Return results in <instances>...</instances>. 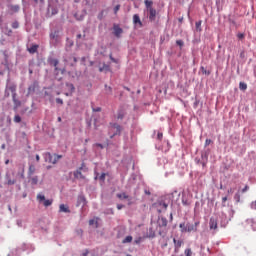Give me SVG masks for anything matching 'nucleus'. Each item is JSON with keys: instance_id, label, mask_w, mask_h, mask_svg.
Returning a JSON list of instances; mask_svg holds the SVG:
<instances>
[{"instance_id": "obj_1", "label": "nucleus", "mask_w": 256, "mask_h": 256, "mask_svg": "<svg viewBox=\"0 0 256 256\" xmlns=\"http://www.w3.org/2000/svg\"><path fill=\"white\" fill-rule=\"evenodd\" d=\"M44 159L46 163H53L55 165V163H57L59 159H63V156L58 154L51 155V153L46 152L44 153Z\"/></svg>"}, {"instance_id": "obj_2", "label": "nucleus", "mask_w": 256, "mask_h": 256, "mask_svg": "<svg viewBox=\"0 0 256 256\" xmlns=\"http://www.w3.org/2000/svg\"><path fill=\"white\" fill-rule=\"evenodd\" d=\"M200 223L201 222H199V221H196L194 224L188 223L186 225V228L182 229L181 232L182 233H192V232L196 233L197 228L199 227Z\"/></svg>"}, {"instance_id": "obj_3", "label": "nucleus", "mask_w": 256, "mask_h": 256, "mask_svg": "<svg viewBox=\"0 0 256 256\" xmlns=\"http://www.w3.org/2000/svg\"><path fill=\"white\" fill-rule=\"evenodd\" d=\"M37 199L39 203H42V201H44L43 202L44 207H51V205H53V200H50V199L46 200L45 195L43 194H38Z\"/></svg>"}, {"instance_id": "obj_4", "label": "nucleus", "mask_w": 256, "mask_h": 256, "mask_svg": "<svg viewBox=\"0 0 256 256\" xmlns=\"http://www.w3.org/2000/svg\"><path fill=\"white\" fill-rule=\"evenodd\" d=\"M57 13H59V10L57 9V7L53 5L48 6L47 17H53V15H57Z\"/></svg>"}, {"instance_id": "obj_5", "label": "nucleus", "mask_w": 256, "mask_h": 256, "mask_svg": "<svg viewBox=\"0 0 256 256\" xmlns=\"http://www.w3.org/2000/svg\"><path fill=\"white\" fill-rule=\"evenodd\" d=\"M113 31H114L115 37H117V39H120L121 34L123 33V28L119 27V25L117 24H114Z\"/></svg>"}, {"instance_id": "obj_6", "label": "nucleus", "mask_w": 256, "mask_h": 256, "mask_svg": "<svg viewBox=\"0 0 256 256\" xmlns=\"http://www.w3.org/2000/svg\"><path fill=\"white\" fill-rule=\"evenodd\" d=\"M64 61L67 65H70V67H73V65L77 63V58L75 56H69L68 59H64Z\"/></svg>"}, {"instance_id": "obj_7", "label": "nucleus", "mask_w": 256, "mask_h": 256, "mask_svg": "<svg viewBox=\"0 0 256 256\" xmlns=\"http://www.w3.org/2000/svg\"><path fill=\"white\" fill-rule=\"evenodd\" d=\"M133 23L134 25H138V27H143V22H141V18L139 17V14H134Z\"/></svg>"}, {"instance_id": "obj_8", "label": "nucleus", "mask_w": 256, "mask_h": 256, "mask_svg": "<svg viewBox=\"0 0 256 256\" xmlns=\"http://www.w3.org/2000/svg\"><path fill=\"white\" fill-rule=\"evenodd\" d=\"M148 11L150 21H155V17H157V10H155L153 7H150Z\"/></svg>"}, {"instance_id": "obj_9", "label": "nucleus", "mask_w": 256, "mask_h": 256, "mask_svg": "<svg viewBox=\"0 0 256 256\" xmlns=\"http://www.w3.org/2000/svg\"><path fill=\"white\" fill-rule=\"evenodd\" d=\"M12 101L14 103V109H19V107H21V101L17 99V94L12 96Z\"/></svg>"}, {"instance_id": "obj_10", "label": "nucleus", "mask_w": 256, "mask_h": 256, "mask_svg": "<svg viewBox=\"0 0 256 256\" xmlns=\"http://www.w3.org/2000/svg\"><path fill=\"white\" fill-rule=\"evenodd\" d=\"M8 9L11 15H13V13H19V10L21 9V7H19V5H10L8 6Z\"/></svg>"}, {"instance_id": "obj_11", "label": "nucleus", "mask_w": 256, "mask_h": 256, "mask_svg": "<svg viewBox=\"0 0 256 256\" xmlns=\"http://www.w3.org/2000/svg\"><path fill=\"white\" fill-rule=\"evenodd\" d=\"M173 243L175 246V251H179V249H181L182 245H183V240H177V239H173Z\"/></svg>"}, {"instance_id": "obj_12", "label": "nucleus", "mask_w": 256, "mask_h": 256, "mask_svg": "<svg viewBox=\"0 0 256 256\" xmlns=\"http://www.w3.org/2000/svg\"><path fill=\"white\" fill-rule=\"evenodd\" d=\"M48 63H49L52 67H55V71H59V68H57V65H59V60L50 58V59L48 60Z\"/></svg>"}, {"instance_id": "obj_13", "label": "nucleus", "mask_w": 256, "mask_h": 256, "mask_svg": "<svg viewBox=\"0 0 256 256\" xmlns=\"http://www.w3.org/2000/svg\"><path fill=\"white\" fill-rule=\"evenodd\" d=\"M59 211L60 213H71V210H69V206L65 204H60Z\"/></svg>"}, {"instance_id": "obj_14", "label": "nucleus", "mask_w": 256, "mask_h": 256, "mask_svg": "<svg viewBox=\"0 0 256 256\" xmlns=\"http://www.w3.org/2000/svg\"><path fill=\"white\" fill-rule=\"evenodd\" d=\"M209 228L210 229H217V219L215 218H210V221H209Z\"/></svg>"}, {"instance_id": "obj_15", "label": "nucleus", "mask_w": 256, "mask_h": 256, "mask_svg": "<svg viewBox=\"0 0 256 256\" xmlns=\"http://www.w3.org/2000/svg\"><path fill=\"white\" fill-rule=\"evenodd\" d=\"M37 49H39V45L34 44L30 48H28V52L33 55V54L37 53Z\"/></svg>"}, {"instance_id": "obj_16", "label": "nucleus", "mask_w": 256, "mask_h": 256, "mask_svg": "<svg viewBox=\"0 0 256 256\" xmlns=\"http://www.w3.org/2000/svg\"><path fill=\"white\" fill-rule=\"evenodd\" d=\"M50 39L57 41V39H59V30H55L54 32L50 33Z\"/></svg>"}, {"instance_id": "obj_17", "label": "nucleus", "mask_w": 256, "mask_h": 256, "mask_svg": "<svg viewBox=\"0 0 256 256\" xmlns=\"http://www.w3.org/2000/svg\"><path fill=\"white\" fill-rule=\"evenodd\" d=\"M167 223H168L167 218L165 217L160 218L159 220L160 227H167Z\"/></svg>"}, {"instance_id": "obj_18", "label": "nucleus", "mask_w": 256, "mask_h": 256, "mask_svg": "<svg viewBox=\"0 0 256 256\" xmlns=\"http://www.w3.org/2000/svg\"><path fill=\"white\" fill-rule=\"evenodd\" d=\"M35 171H36V169H35V165H30L29 166V169H28V176L29 177H31L32 175H34L35 174Z\"/></svg>"}, {"instance_id": "obj_19", "label": "nucleus", "mask_w": 256, "mask_h": 256, "mask_svg": "<svg viewBox=\"0 0 256 256\" xmlns=\"http://www.w3.org/2000/svg\"><path fill=\"white\" fill-rule=\"evenodd\" d=\"M202 23H203V21H197L196 23H195V27H196V31L198 32V33H201V31H203V29L201 28V25H202Z\"/></svg>"}, {"instance_id": "obj_20", "label": "nucleus", "mask_w": 256, "mask_h": 256, "mask_svg": "<svg viewBox=\"0 0 256 256\" xmlns=\"http://www.w3.org/2000/svg\"><path fill=\"white\" fill-rule=\"evenodd\" d=\"M100 73H103V71H111V68L107 64H103L102 67L99 68Z\"/></svg>"}, {"instance_id": "obj_21", "label": "nucleus", "mask_w": 256, "mask_h": 256, "mask_svg": "<svg viewBox=\"0 0 256 256\" xmlns=\"http://www.w3.org/2000/svg\"><path fill=\"white\" fill-rule=\"evenodd\" d=\"M8 89H9V91H11L12 97L14 95H17V87L15 85L10 86Z\"/></svg>"}, {"instance_id": "obj_22", "label": "nucleus", "mask_w": 256, "mask_h": 256, "mask_svg": "<svg viewBox=\"0 0 256 256\" xmlns=\"http://www.w3.org/2000/svg\"><path fill=\"white\" fill-rule=\"evenodd\" d=\"M30 183L31 185H37V183H39V178L37 176L30 178Z\"/></svg>"}, {"instance_id": "obj_23", "label": "nucleus", "mask_w": 256, "mask_h": 256, "mask_svg": "<svg viewBox=\"0 0 256 256\" xmlns=\"http://www.w3.org/2000/svg\"><path fill=\"white\" fill-rule=\"evenodd\" d=\"M239 89L241 91H247V84L245 82H240L239 83Z\"/></svg>"}, {"instance_id": "obj_24", "label": "nucleus", "mask_w": 256, "mask_h": 256, "mask_svg": "<svg viewBox=\"0 0 256 256\" xmlns=\"http://www.w3.org/2000/svg\"><path fill=\"white\" fill-rule=\"evenodd\" d=\"M133 241V236H126L123 240L122 243H131Z\"/></svg>"}, {"instance_id": "obj_25", "label": "nucleus", "mask_w": 256, "mask_h": 256, "mask_svg": "<svg viewBox=\"0 0 256 256\" xmlns=\"http://www.w3.org/2000/svg\"><path fill=\"white\" fill-rule=\"evenodd\" d=\"M145 6L148 10H150L151 7H153V1L145 0Z\"/></svg>"}, {"instance_id": "obj_26", "label": "nucleus", "mask_w": 256, "mask_h": 256, "mask_svg": "<svg viewBox=\"0 0 256 256\" xmlns=\"http://www.w3.org/2000/svg\"><path fill=\"white\" fill-rule=\"evenodd\" d=\"M118 199H129V195L125 193L117 194Z\"/></svg>"}, {"instance_id": "obj_27", "label": "nucleus", "mask_w": 256, "mask_h": 256, "mask_svg": "<svg viewBox=\"0 0 256 256\" xmlns=\"http://www.w3.org/2000/svg\"><path fill=\"white\" fill-rule=\"evenodd\" d=\"M234 200L236 201V203H239L241 201V194H239V192L234 195Z\"/></svg>"}, {"instance_id": "obj_28", "label": "nucleus", "mask_w": 256, "mask_h": 256, "mask_svg": "<svg viewBox=\"0 0 256 256\" xmlns=\"http://www.w3.org/2000/svg\"><path fill=\"white\" fill-rule=\"evenodd\" d=\"M185 256H193V251L191 250V248H187L185 251Z\"/></svg>"}, {"instance_id": "obj_29", "label": "nucleus", "mask_w": 256, "mask_h": 256, "mask_svg": "<svg viewBox=\"0 0 256 256\" xmlns=\"http://www.w3.org/2000/svg\"><path fill=\"white\" fill-rule=\"evenodd\" d=\"M4 33L5 35H8V37H11V35L13 34V30L9 29V28H6L4 30Z\"/></svg>"}, {"instance_id": "obj_30", "label": "nucleus", "mask_w": 256, "mask_h": 256, "mask_svg": "<svg viewBox=\"0 0 256 256\" xmlns=\"http://www.w3.org/2000/svg\"><path fill=\"white\" fill-rule=\"evenodd\" d=\"M125 117V112L119 111L117 114V119H123Z\"/></svg>"}, {"instance_id": "obj_31", "label": "nucleus", "mask_w": 256, "mask_h": 256, "mask_svg": "<svg viewBox=\"0 0 256 256\" xmlns=\"http://www.w3.org/2000/svg\"><path fill=\"white\" fill-rule=\"evenodd\" d=\"M2 55L4 57L5 63H7V59L9 58V55L7 54V50L2 51Z\"/></svg>"}, {"instance_id": "obj_32", "label": "nucleus", "mask_w": 256, "mask_h": 256, "mask_svg": "<svg viewBox=\"0 0 256 256\" xmlns=\"http://www.w3.org/2000/svg\"><path fill=\"white\" fill-rule=\"evenodd\" d=\"M14 123H21V116L15 115L14 116Z\"/></svg>"}, {"instance_id": "obj_33", "label": "nucleus", "mask_w": 256, "mask_h": 256, "mask_svg": "<svg viewBox=\"0 0 256 256\" xmlns=\"http://www.w3.org/2000/svg\"><path fill=\"white\" fill-rule=\"evenodd\" d=\"M176 45H178V47H183L185 45V42H183V40H177L176 41Z\"/></svg>"}, {"instance_id": "obj_34", "label": "nucleus", "mask_w": 256, "mask_h": 256, "mask_svg": "<svg viewBox=\"0 0 256 256\" xmlns=\"http://www.w3.org/2000/svg\"><path fill=\"white\" fill-rule=\"evenodd\" d=\"M12 29H19V22L14 21V22L12 23Z\"/></svg>"}, {"instance_id": "obj_35", "label": "nucleus", "mask_w": 256, "mask_h": 256, "mask_svg": "<svg viewBox=\"0 0 256 256\" xmlns=\"http://www.w3.org/2000/svg\"><path fill=\"white\" fill-rule=\"evenodd\" d=\"M115 129H117V133H121V126L118 124H114ZM117 133H115L114 135H117Z\"/></svg>"}, {"instance_id": "obj_36", "label": "nucleus", "mask_w": 256, "mask_h": 256, "mask_svg": "<svg viewBox=\"0 0 256 256\" xmlns=\"http://www.w3.org/2000/svg\"><path fill=\"white\" fill-rule=\"evenodd\" d=\"M141 241H143V238H142V237H138V238H136V239L134 240V243H135L136 245H139V243H141Z\"/></svg>"}, {"instance_id": "obj_37", "label": "nucleus", "mask_w": 256, "mask_h": 256, "mask_svg": "<svg viewBox=\"0 0 256 256\" xmlns=\"http://www.w3.org/2000/svg\"><path fill=\"white\" fill-rule=\"evenodd\" d=\"M7 185H15V180H12L11 178L7 179Z\"/></svg>"}, {"instance_id": "obj_38", "label": "nucleus", "mask_w": 256, "mask_h": 256, "mask_svg": "<svg viewBox=\"0 0 256 256\" xmlns=\"http://www.w3.org/2000/svg\"><path fill=\"white\" fill-rule=\"evenodd\" d=\"M75 177H80L81 179H83V174L80 170H77V172L75 173Z\"/></svg>"}, {"instance_id": "obj_39", "label": "nucleus", "mask_w": 256, "mask_h": 256, "mask_svg": "<svg viewBox=\"0 0 256 256\" xmlns=\"http://www.w3.org/2000/svg\"><path fill=\"white\" fill-rule=\"evenodd\" d=\"M119 9H121V5H116V6L114 7V13H115V15H117V13L119 12Z\"/></svg>"}, {"instance_id": "obj_40", "label": "nucleus", "mask_w": 256, "mask_h": 256, "mask_svg": "<svg viewBox=\"0 0 256 256\" xmlns=\"http://www.w3.org/2000/svg\"><path fill=\"white\" fill-rule=\"evenodd\" d=\"M237 37H238V39H240V40L245 39V34H243V33H238V34H237Z\"/></svg>"}, {"instance_id": "obj_41", "label": "nucleus", "mask_w": 256, "mask_h": 256, "mask_svg": "<svg viewBox=\"0 0 256 256\" xmlns=\"http://www.w3.org/2000/svg\"><path fill=\"white\" fill-rule=\"evenodd\" d=\"M89 225H96V227H97V220H95V219L90 220Z\"/></svg>"}, {"instance_id": "obj_42", "label": "nucleus", "mask_w": 256, "mask_h": 256, "mask_svg": "<svg viewBox=\"0 0 256 256\" xmlns=\"http://www.w3.org/2000/svg\"><path fill=\"white\" fill-rule=\"evenodd\" d=\"M157 139H158L159 141H161V139H163V133L158 132V134H157Z\"/></svg>"}, {"instance_id": "obj_43", "label": "nucleus", "mask_w": 256, "mask_h": 256, "mask_svg": "<svg viewBox=\"0 0 256 256\" xmlns=\"http://www.w3.org/2000/svg\"><path fill=\"white\" fill-rule=\"evenodd\" d=\"M109 57L112 63H117V59L113 58V54H110Z\"/></svg>"}, {"instance_id": "obj_44", "label": "nucleus", "mask_w": 256, "mask_h": 256, "mask_svg": "<svg viewBox=\"0 0 256 256\" xmlns=\"http://www.w3.org/2000/svg\"><path fill=\"white\" fill-rule=\"evenodd\" d=\"M250 207L251 209L256 210V200L251 203Z\"/></svg>"}, {"instance_id": "obj_45", "label": "nucleus", "mask_w": 256, "mask_h": 256, "mask_svg": "<svg viewBox=\"0 0 256 256\" xmlns=\"http://www.w3.org/2000/svg\"><path fill=\"white\" fill-rule=\"evenodd\" d=\"M225 203H227V196L222 198V206L225 207Z\"/></svg>"}, {"instance_id": "obj_46", "label": "nucleus", "mask_w": 256, "mask_h": 256, "mask_svg": "<svg viewBox=\"0 0 256 256\" xmlns=\"http://www.w3.org/2000/svg\"><path fill=\"white\" fill-rule=\"evenodd\" d=\"M56 103H58V105H63V99L57 98Z\"/></svg>"}, {"instance_id": "obj_47", "label": "nucleus", "mask_w": 256, "mask_h": 256, "mask_svg": "<svg viewBox=\"0 0 256 256\" xmlns=\"http://www.w3.org/2000/svg\"><path fill=\"white\" fill-rule=\"evenodd\" d=\"M209 145H211V139H206L205 147H209Z\"/></svg>"}, {"instance_id": "obj_48", "label": "nucleus", "mask_w": 256, "mask_h": 256, "mask_svg": "<svg viewBox=\"0 0 256 256\" xmlns=\"http://www.w3.org/2000/svg\"><path fill=\"white\" fill-rule=\"evenodd\" d=\"M249 189V186L248 185H246L242 190H241V192L242 193H247V190Z\"/></svg>"}, {"instance_id": "obj_49", "label": "nucleus", "mask_w": 256, "mask_h": 256, "mask_svg": "<svg viewBox=\"0 0 256 256\" xmlns=\"http://www.w3.org/2000/svg\"><path fill=\"white\" fill-rule=\"evenodd\" d=\"M100 181H105V173H102L99 177Z\"/></svg>"}, {"instance_id": "obj_50", "label": "nucleus", "mask_w": 256, "mask_h": 256, "mask_svg": "<svg viewBox=\"0 0 256 256\" xmlns=\"http://www.w3.org/2000/svg\"><path fill=\"white\" fill-rule=\"evenodd\" d=\"M179 227H180V229H182V231H183V229H187V226H185V223H181L179 225Z\"/></svg>"}, {"instance_id": "obj_51", "label": "nucleus", "mask_w": 256, "mask_h": 256, "mask_svg": "<svg viewBox=\"0 0 256 256\" xmlns=\"http://www.w3.org/2000/svg\"><path fill=\"white\" fill-rule=\"evenodd\" d=\"M93 111L95 113H99V112H101V107L94 108Z\"/></svg>"}, {"instance_id": "obj_52", "label": "nucleus", "mask_w": 256, "mask_h": 256, "mask_svg": "<svg viewBox=\"0 0 256 256\" xmlns=\"http://www.w3.org/2000/svg\"><path fill=\"white\" fill-rule=\"evenodd\" d=\"M123 207H124L123 204H118V205H117V209H118L119 211H121V209H123Z\"/></svg>"}, {"instance_id": "obj_53", "label": "nucleus", "mask_w": 256, "mask_h": 256, "mask_svg": "<svg viewBox=\"0 0 256 256\" xmlns=\"http://www.w3.org/2000/svg\"><path fill=\"white\" fill-rule=\"evenodd\" d=\"M106 87V91H108L109 93H111V91H112V88H111V86H105Z\"/></svg>"}, {"instance_id": "obj_54", "label": "nucleus", "mask_w": 256, "mask_h": 256, "mask_svg": "<svg viewBox=\"0 0 256 256\" xmlns=\"http://www.w3.org/2000/svg\"><path fill=\"white\" fill-rule=\"evenodd\" d=\"M89 255V250H85V252L82 254V256H88Z\"/></svg>"}, {"instance_id": "obj_55", "label": "nucleus", "mask_w": 256, "mask_h": 256, "mask_svg": "<svg viewBox=\"0 0 256 256\" xmlns=\"http://www.w3.org/2000/svg\"><path fill=\"white\" fill-rule=\"evenodd\" d=\"M79 201H82L83 203H85V197L80 196V197H79Z\"/></svg>"}, {"instance_id": "obj_56", "label": "nucleus", "mask_w": 256, "mask_h": 256, "mask_svg": "<svg viewBox=\"0 0 256 256\" xmlns=\"http://www.w3.org/2000/svg\"><path fill=\"white\" fill-rule=\"evenodd\" d=\"M162 206L164 209H167V207H169V205H167V203H163Z\"/></svg>"}, {"instance_id": "obj_57", "label": "nucleus", "mask_w": 256, "mask_h": 256, "mask_svg": "<svg viewBox=\"0 0 256 256\" xmlns=\"http://www.w3.org/2000/svg\"><path fill=\"white\" fill-rule=\"evenodd\" d=\"M96 147H100V149H103V144L97 143V144H96Z\"/></svg>"}, {"instance_id": "obj_58", "label": "nucleus", "mask_w": 256, "mask_h": 256, "mask_svg": "<svg viewBox=\"0 0 256 256\" xmlns=\"http://www.w3.org/2000/svg\"><path fill=\"white\" fill-rule=\"evenodd\" d=\"M36 161H41V157H39V154L36 155Z\"/></svg>"}, {"instance_id": "obj_59", "label": "nucleus", "mask_w": 256, "mask_h": 256, "mask_svg": "<svg viewBox=\"0 0 256 256\" xmlns=\"http://www.w3.org/2000/svg\"><path fill=\"white\" fill-rule=\"evenodd\" d=\"M233 188H230V189H228V194H231V193H233Z\"/></svg>"}, {"instance_id": "obj_60", "label": "nucleus", "mask_w": 256, "mask_h": 256, "mask_svg": "<svg viewBox=\"0 0 256 256\" xmlns=\"http://www.w3.org/2000/svg\"><path fill=\"white\" fill-rule=\"evenodd\" d=\"M29 74L33 75V70L32 69H29Z\"/></svg>"}, {"instance_id": "obj_61", "label": "nucleus", "mask_w": 256, "mask_h": 256, "mask_svg": "<svg viewBox=\"0 0 256 256\" xmlns=\"http://www.w3.org/2000/svg\"><path fill=\"white\" fill-rule=\"evenodd\" d=\"M82 35L81 34H78L77 35V39H81Z\"/></svg>"}, {"instance_id": "obj_62", "label": "nucleus", "mask_w": 256, "mask_h": 256, "mask_svg": "<svg viewBox=\"0 0 256 256\" xmlns=\"http://www.w3.org/2000/svg\"><path fill=\"white\" fill-rule=\"evenodd\" d=\"M170 221H173V214H170Z\"/></svg>"}, {"instance_id": "obj_63", "label": "nucleus", "mask_w": 256, "mask_h": 256, "mask_svg": "<svg viewBox=\"0 0 256 256\" xmlns=\"http://www.w3.org/2000/svg\"><path fill=\"white\" fill-rule=\"evenodd\" d=\"M78 233H80V235H82L83 234V230H78Z\"/></svg>"}, {"instance_id": "obj_64", "label": "nucleus", "mask_w": 256, "mask_h": 256, "mask_svg": "<svg viewBox=\"0 0 256 256\" xmlns=\"http://www.w3.org/2000/svg\"><path fill=\"white\" fill-rule=\"evenodd\" d=\"M72 90H75V86H73V84L70 85Z\"/></svg>"}]
</instances>
